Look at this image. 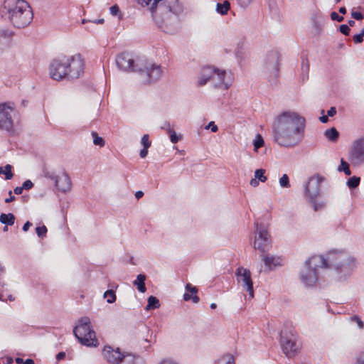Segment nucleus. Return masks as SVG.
I'll return each mask as SVG.
<instances>
[{
	"label": "nucleus",
	"instance_id": "1",
	"mask_svg": "<svg viewBox=\"0 0 364 364\" xmlns=\"http://www.w3.org/2000/svg\"><path fill=\"white\" fill-rule=\"evenodd\" d=\"M317 267L332 268V276L339 282L345 281L355 267L354 259L346 252L332 250L323 255L314 256L305 262V269L301 273V282L306 286H314L318 281Z\"/></svg>",
	"mask_w": 364,
	"mask_h": 364
},
{
	"label": "nucleus",
	"instance_id": "2",
	"mask_svg": "<svg viewBox=\"0 0 364 364\" xmlns=\"http://www.w3.org/2000/svg\"><path fill=\"white\" fill-rule=\"evenodd\" d=\"M305 119L296 112H284L274 124V139L280 146H294L301 141Z\"/></svg>",
	"mask_w": 364,
	"mask_h": 364
},
{
	"label": "nucleus",
	"instance_id": "3",
	"mask_svg": "<svg viewBox=\"0 0 364 364\" xmlns=\"http://www.w3.org/2000/svg\"><path fill=\"white\" fill-rule=\"evenodd\" d=\"M142 6L151 3L149 9L152 18L164 32L173 33L176 30L177 16L183 11L178 0H137Z\"/></svg>",
	"mask_w": 364,
	"mask_h": 364
},
{
	"label": "nucleus",
	"instance_id": "4",
	"mask_svg": "<svg viewBox=\"0 0 364 364\" xmlns=\"http://www.w3.org/2000/svg\"><path fill=\"white\" fill-rule=\"evenodd\" d=\"M4 9L10 22L18 28L26 27L33 18L31 6L24 0H5Z\"/></svg>",
	"mask_w": 364,
	"mask_h": 364
},
{
	"label": "nucleus",
	"instance_id": "5",
	"mask_svg": "<svg viewBox=\"0 0 364 364\" xmlns=\"http://www.w3.org/2000/svg\"><path fill=\"white\" fill-rule=\"evenodd\" d=\"M136 70L143 83H151L159 80L162 76L161 65L142 60H137Z\"/></svg>",
	"mask_w": 364,
	"mask_h": 364
},
{
	"label": "nucleus",
	"instance_id": "6",
	"mask_svg": "<svg viewBox=\"0 0 364 364\" xmlns=\"http://www.w3.org/2000/svg\"><path fill=\"white\" fill-rule=\"evenodd\" d=\"M66 67L68 80L79 78L84 73V59L80 54L66 56Z\"/></svg>",
	"mask_w": 364,
	"mask_h": 364
},
{
	"label": "nucleus",
	"instance_id": "7",
	"mask_svg": "<svg viewBox=\"0 0 364 364\" xmlns=\"http://www.w3.org/2000/svg\"><path fill=\"white\" fill-rule=\"evenodd\" d=\"M257 235L255 237L254 247L262 253L268 251L272 247V240L270 235L262 224L255 223Z\"/></svg>",
	"mask_w": 364,
	"mask_h": 364
},
{
	"label": "nucleus",
	"instance_id": "8",
	"mask_svg": "<svg viewBox=\"0 0 364 364\" xmlns=\"http://www.w3.org/2000/svg\"><path fill=\"white\" fill-rule=\"evenodd\" d=\"M73 333L79 342L84 346L96 347L98 345L95 332L90 326H75L73 329Z\"/></svg>",
	"mask_w": 364,
	"mask_h": 364
},
{
	"label": "nucleus",
	"instance_id": "9",
	"mask_svg": "<svg viewBox=\"0 0 364 364\" xmlns=\"http://www.w3.org/2000/svg\"><path fill=\"white\" fill-rule=\"evenodd\" d=\"M66 56L53 59L49 66L50 77L55 80L67 79Z\"/></svg>",
	"mask_w": 364,
	"mask_h": 364
},
{
	"label": "nucleus",
	"instance_id": "10",
	"mask_svg": "<svg viewBox=\"0 0 364 364\" xmlns=\"http://www.w3.org/2000/svg\"><path fill=\"white\" fill-rule=\"evenodd\" d=\"M280 343L284 353L287 357L294 356L299 348V345L296 341L295 337L292 333L288 335L286 331H281Z\"/></svg>",
	"mask_w": 364,
	"mask_h": 364
},
{
	"label": "nucleus",
	"instance_id": "11",
	"mask_svg": "<svg viewBox=\"0 0 364 364\" xmlns=\"http://www.w3.org/2000/svg\"><path fill=\"white\" fill-rule=\"evenodd\" d=\"M45 176L54 182L55 187L60 191L66 193L71 189V180L65 171L61 175L57 174L54 171H45Z\"/></svg>",
	"mask_w": 364,
	"mask_h": 364
},
{
	"label": "nucleus",
	"instance_id": "12",
	"mask_svg": "<svg viewBox=\"0 0 364 364\" xmlns=\"http://www.w3.org/2000/svg\"><path fill=\"white\" fill-rule=\"evenodd\" d=\"M280 54L277 50L269 52L264 60V69L269 77H277L279 73Z\"/></svg>",
	"mask_w": 364,
	"mask_h": 364
},
{
	"label": "nucleus",
	"instance_id": "13",
	"mask_svg": "<svg viewBox=\"0 0 364 364\" xmlns=\"http://www.w3.org/2000/svg\"><path fill=\"white\" fill-rule=\"evenodd\" d=\"M235 275L237 282L246 289L250 297L253 298L254 289L250 271L243 267H238L235 272Z\"/></svg>",
	"mask_w": 364,
	"mask_h": 364
},
{
	"label": "nucleus",
	"instance_id": "14",
	"mask_svg": "<svg viewBox=\"0 0 364 364\" xmlns=\"http://www.w3.org/2000/svg\"><path fill=\"white\" fill-rule=\"evenodd\" d=\"M323 178L311 177L305 186V196L313 203L320 193V186Z\"/></svg>",
	"mask_w": 364,
	"mask_h": 364
},
{
	"label": "nucleus",
	"instance_id": "15",
	"mask_svg": "<svg viewBox=\"0 0 364 364\" xmlns=\"http://www.w3.org/2000/svg\"><path fill=\"white\" fill-rule=\"evenodd\" d=\"M14 109L6 103L0 104V129L10 132L13 129V119L11 112Z\"/></svg>",
	"mask_w": 364,
	"mask_h": 364
},
{
	"label": "nucleus",
	"instance_id": "16",
	"mask_svg": "<svg viewBox=\"0 0 364 364\" xmlns=\"http://www.w3.org/2000/svg\"><path fill=\"white\" fill-rule=\"evenodd\" d=\"M116 64L118 68L126 72H136V63L129 53L124 52L116 58Z\"/></svg>",
	"mask_w": 364,
	"mask_h": 364
},
{
	"label": "nucleus",
	"instance_id": "17",
	"mask_svg": "<svg viewBox=\"0 0 364 364\" xmlns=\"http://www.w3.org/2000/svg\"><path fill=\"white\" fill-rule=\"evenodd\" d=\"M349 160L354 165L364 162V138L356 141L349 153Z\"/></svg>",
	"mask_w": 364,
	"mask_h": 364
},
{
	"label": "nucleus",
	"instance_id": "18",
	"mask_svg": "<svg viewBox=\"0 0 364 364\" xmlns=\"http://www.w3.org/2000/svg\"><path fill=\"white\" fill-rule=\"evenodd\" d=\"M103 355L106 360L112 364H122L125 356H127V354L122 353L119 348L114 350L109 346H105Z\"/></svg>",
	"mask_w": 364,
	"mask_h": 364
},
{
	"label": "nucleus",
	"instance_id": "19",
	"mask_svg": "<svg viewBox=\"0 0 364 364\" xmlns=\"http://www.w3.org/2000/svg\"><path fill=\"white\" fill-rule=\"evenodd\" d=\"M225 76V71L220 70L218 68H216V70L214 73L213 81H215L214 86L215 87H220L221 85H224V89L228 90L230 87V85L224 82Z\"/></svg>",
	"mask_w": 364,
	"mask_h": 364
},
{
	"label": "nucleus",
	"instance_id": "20",
	"mask_svg": "<svg viewBox=\"0 0 364 364\" xmlns=\"http://www.w3.org/2000/svg\"><path fill=\"white\" fill-rule=\"evenodd\" d=\"M262 260L265 264L266 267H269L270 270H272L273 268L276 267L277 266H280L282 262V259L279 257H274L273 255H270L269 254L267 255H262Z\"/></svg>",
	"mask_w": 364,
	"mask_h": 364
},
{
	"label": "nucleus",
	"instance_id": "21",
	"mask_svg": "<svg viewBox=\"0 0 364 364\" xmlns=\"http://www.w3.org/2000/svg\"><path fill=\"white\" fill-rule=\"evenodd\" d=\"M186 289L189 291L186 292L183 294V299L185 301L192 300L193 303L197 304L199 302V297L196 295L198 292V289L196 287H193L191 284H187L186 286Z\"/></svg>",
	"mask_w": 364,
	"mask_h": 364
},
{
	"label": "nucleus",
	"instance_id": "22",
	"mask_svg": "<svg viewBox=\"0 0 364 364\" xmlns=\"http://www.w3.org/2000/svg\"><path fill=\"white\" fill-rule=\"evenodd\" d=\"M146 275L140 274L137 276L136 279L133 282L134 286H136L137 289L144 293L146 291V288L145 286Z\"/></svg>",
	"mask_w": 364,
	"mask_h": 364
},
{
	"label": "nucleus",
	"instance_id": "23",
	"mask_svg": "<svg viewBox=\"0 0 364 364\" xmlns=\"http://www.w3.org/2000/svg\"><path fill=\"white\" fill-rule=\"evenodd\" d=\"M122 364H145V363L139 356L127 354Z\"/></svg>",
	"mask_w": 364,
	"mask_h": 364
},
{
	"label": "nucleus",
	"instance_id": "24",
	"mask_svg": "<svg viewBox=\"0 0 364 364\" xmlns=\"http://www.w3.org/2000/svg\"><path fill=\"white\" fill-rule=\"evenodd\" d=\"M15 221V216L12 213H1L0 215V222L2 224L6 225H12L14 224Z\"/></svg>",
	"mask_w": 364,
	"mask_h": 364
},
{
	"label": "nucleus",
	"instance_id": "25",
	"mask_svg": "<svg viewBox=\"0 0 364 364\" xmlns=\"http://www.w3.org/2000/svg\"><path fill=\"white\" fill-rule=\"evenodd\" d=\"M138 331H139V336L141 337L146 342L149 343V340L148 339V335L150 333H151V334L152 333L150 328L147 326H146L144 324H141L139 326Z\"/></svg>",
	"mask_w": 364,
	"mask_h": 364
},
{
	"label": "nucleus",
	"instance_id": "26",
	"mask_svg": "<svg viewBox=\"0 0 364 364\" xmlns=\"http://www.w3.org/2000/svg\"><path fill=\"white\" fill-rule=\"evenodd\" d=\"M325 136L331 141H336L338 139L339 132L334 127L326 129L324 132Z\"/></svg>",
	"mask_w": 364,
	"mask_h": 364
},
{
	"label": "nucleus",
	"instance_id": "27",
	"mask_svg": "<svg viewBox=\"0 0 364 364\" xmlns=\"http://www.w3.org/2000/svg\"><path fill=\"white\" fill-rule=\"evenodd\" d=\"M230 8V3L228 1H225L223 3H218L216 5V11L221 14L225 15Z\"/></svg>",
	"mask_w": 364,
	"mask_h": 364
},
{
	"label": "nucleus",
	"instance_id": "28",
	"mask_svg": "<svg viewBox=\"0 0 364 364\" xmlns=\"http://www.w3.org/2000/svg\"><path fill=\"white\" fill-rule=\"evenodd\" d=\"M160 306L159 300L154 296H150L148 298V304L145 308L146 310L156 309Z\"/></svg>",
	"mask_w": 364,
	"mask_h": 364
},
{
	"label": "nucleus",
	"instance_id": "29",
	"mask_svg": "<svg viewBox=\"0 0 364 364\" xmlns=\"http://www.w3.org/2000/svg\"><path fill=\"white\" fill-rule=\"evenodd\" d=\"M216 68H217L212 66L203 67L201 71V75H203V77H205L208 80H211L213 78V75L216 70Z\"/></svg>",
	"mask_w": 364,
	"mask_h": 364
},
{
	"label": "nucleus",
	"instance_id": "30",
	"mask_svg": "<svg viewBox=\"0 0 364 364\" xmlns=\"http://www.w3.org/2000/svg\"><path fill=\"white\" fill-rule=\"evenodd\" d=\"M215 364H235V360L232 355L226 354L217 360Z\"/></svg>",
	"mask_w": 364,
	"mask_h": 364
},
{
	"label": "nucleus",
	"instance_id": "31",
	"mask_svg": "<svg viewBox=\"0 0 364 364\" xmlns=\"http://www.w3.org/2000/svg\"><path fill=\"white\" fill-rule=\"evenodd\" d=\"M12 166L9 164L6 165L4 168L0 167V174L5 175L6 180H10L13 178L14 174L11 172Z\"/></svg>",
	"mask_w": 364,
	"mask_h": 364
},
{
	"label": "nucleus",
	"instance_id": "32",
	"mask_svg": "<svg viewBox=\"0 0 364 364\" xmlns=\"http://www.w3.org/2000/svg\"><path fill=\"white\" fill-rule=\"evenodd\" d=\"M360 181V178L354 176L353 177H350L347 181L346 184L349 188L353 189V188H357L359 186Z\"/></svg>",
	"mask_w": 364,
	"mask_h": 364
},
{
	"label": "nucleus",
	"instance_id": "33",
	"mask_svg": "<svg viewBox=\"0 0 364 364\" xmlns=\"http://www.w3.org/2000/svg\"><path fill=\"white\" fill-rule=\"evenodd\" d=\"M338 171H343L344 173L346 175V176H350L351 174V171L350 170V168H349V164L348 162H346L344 159H341V164L340 166L338 167Z\"/></svg>",
	"mask_w": 364,
	"mask_h": 364
},
{
	"label": "nucleus",
	"instance_id": "34",
	"mask_svg": "<svg viewBox=\"0 0 364 364\" xmlns=\"http://www.w3.org/2000/svg\"><path fill=\"white\" fill-rule=\"evenodd\" d=\"M104 297L107 299V302L112 304L116 301V294L114 291L110 289L104 293Z\"/></svg>",
	"mask_w": 364,
	"mask_h": 364
},
{
	"label": "nucleus",
	"instance_id": "35",
	"mask_svg": "<svg viewBox=\"0 0 364 364\" xmlns=\"http://www.w3.org/2000/svg\"><path fill=\"white\" fill-rule=\"evenodd\" d=\"M167 126L168 127V133L170 136L171 141L173 144L177 143L181 137L178 136L174 130L171 128L170 123H167Z\"/></svg>",
	"mask_w": 364,
	"mask_h": 364
},
{
	"label": "nucleus",
	"instance_id": "36",
	"mask_svg": "<svg viewBox=\"0 0 364 364\" xmlns=\"http://www.w3.org/2000/svg\"><path fill=\"white\" fill-rule=\"evenodd\" d=\"M265 170L262 168L257 169L255 171V177L261 182H265L267 177L264 176Z\"/></svg>",
	"mask_w": 364,
	"mask_h": 364
},
{
	"label": "nucleus",
	"instance_id": "37",
	"mask_svg": "<svg viewBox=\"0 0 364 364\" xmlns=\"http://www.w3.org/2000/svg\"><path fill=\"white\" fill-rule=\"evenodd\" d=\"M92 136L93 137V143L95 145H98L101 147L105 146V140L102 137L99 136L97 132H92Z\"/></svg>",
	"mask_w": 364,
	"mask_h": 364
},
{
	"label": "nucleus",
	"instance_id": "38",
	"mask_svg": "<svg viewBox=\"0 0 364 364\" xmlns=\"http://www.w3.org/2000/svg\"><path fill=\"white\" fill-rule=\"evenodd\" d=\"M279 185L282 188H289L290 187V183L289 177L287 174H284L279 179Z\"/></svg>",
	"mask_w": 364,
	"mask_h": 364
},
{
	"label": "nucleus",
	"instance_id": "39",
	"mask_svg": "<svg viewBox=\"0 0 364 364\" xmlns=\"http://www.w3.org/2000/svg\"><path fill=\"white\" fill-rule=\"evenodd\" d=\"M47 228L45 225H42L41 227H37L36 228V232L39 237H44L47 233Z\"/></svg>",
	"mask_w": 364,
	"mask_h": 364
},
{
	"label": "nucleus",
	"instance_id": "40",
	"mask_svg": "<svg viewBox=\"0 0 364 364\" xmlns=\"http://www.w3.org/2000/svg\"><path fill=\"white\" fill-rule=\"evenodd\" d=\"M255 149L257 150L264 145V140L261 135L258 134L256 139L254 140Z\"/></svg>",
	"mask_w": 364,
	"mask_h": 364
},
{
	"label": "nucleus",
	"instance_id": "41",
	"mask_svg": "<svg viewBox=\"0 0 364 364\" xmlns=\"http://www.w3.org/2000/svg\"><path fill=\"white\" fill-rule=\"evenodd\" d=\"M141 144L145 149H149L151 146V141H149V134H144L141 137Z\"/></svg>",
	"mask_w": 364,
	"mask_h": 364
},
{
	"label": "nucleus",
	"instance_id": "42",
	"mask_svg": "<svg viewBox=\"0 0 364 364\" xmlns=\"http://www.w3.org/2000/svg\"><path fill=\"white\" fill-rule=\"evenodd\" d=\"M309 70V60L306 58H302V62H301V70H302V73H308Z\"/></svg>",
	"mask_w": 364,
	"mask_h": 364
},
{
	"label": "nucleus",
	"instance_id": "43",
	"mask_svg": "<svg viewBox=\"0 0 364 364\" xmlns=\"http://www.w3.org/2000/svg\"><path fill=\"white\" fill-rule=\"evenodd\" d=\"M339 31L345 36H348L350 31V27L346 24H342L339 27Z\"/></svg>",
	"mask_w": 364,
	"mask_h": 364
},
{
	"label": "nucleus",
	"instance_id": "44",
	"mask_svg": "<svg viewBox=\"0 0 364 364\" xmlns=\"http://www.w3.org/2000/svg\"><path fill=\"white\" fill-rule=\"evenodd\" d=\"M90 318L88 317H82L80 319L78 326L87 327V326H90Z\"/></svg>",
	"mask_w": 364,
	"mask_h": 364
},
{
	"label": "nucleus",
	"instance_id": "45",
	"mask_svg": "<svg viewBox=\"0 0 364 364\" xmlns=\"http://www.w3.org/2000/svg\"><path fill=\"white\" fill-rule=\"evenodd\" d=\"M331 18L333 21H336L338 22H341L344 20V18L342 16H339L336 12L333 11L331 13Z\"/></svg>",
	"mask_w": 364,
	"mask_h": 364
},
{
	"label": "nucleus",
	"instance_id": "46",
	"mask_svg": "<svg viewBox=\"0 0 364 364\" xmlns=\"http://www.w3.org/2000/svg\"><path fill=\"white\" fill-rule=\"evenodd\" d=\"M24 190H29L33 188V183L31 180H26L22 185Z\"/></svg>",
	"mask_w": 364,
	"mask_h": 364
},
{
	"label": "nucleus",
	"instance_id": "47",
	"mask_svg": "<svg viewBox=\"0 0 364 364\" xmlns=\"http://www.w3.org/2000/svg\"><path fill=\"white\" fill-rule=\"evenodd\" d=\"M353 41L356 44L361 43L363 41V37L362 36V33H360L358 34H355L353 36Z\"/></svg>",
	"mask_w": 364,
	"mask_h": 364
},
{
	"label": "nucleus",
	"instance_id": "48",
	"mask_svg": "<svg viewBox=\"0 0 364 364\" xmlns=\"http://www.w3.org/2000/svg\"><path fill=\"white\" fill-rule=\"evenodd\" d=\"M238 4L242 8H247L252 2V0H237Z\"/></svg>",
	"mask_w": 364,
	"mask_h": 364
},
{
	"label": "nucleus",
	"instance_id": "49",
	"mask_svg": "<svg viewBox=\"0 0 364 364\" xmlns=\"http://www.w3.org/2000/svg\"><path fill=\"white\" fill-rule=\"evenodd\" d=\"M351 16L355 20H362L363 18V16L361 13L357 11H353L351 13Z\"/></svg>",
	"mask_w": 364,
	"mask_h": 364
},
{
	"label": "nucleus",
	"instance_id": "50",
	"mask_svg": "<svg viewBox=\"0 0 364 364\" xmlns=\"http://www.w3.org/2000/svg\"><path fill=\"white\" fill-rule=\"evenodd\" d=\"M119 13V9L117 5H114L110 7V14L113 16H117Z\"/></svg>",
	"mask_w": 364,
	"mask_h": 364
},
{
	"label": "nucleus",
	"instance_id": "51",
	"mask_svg": "<svg viewBox=\"0 0 364 364\" xmlns=\"http://www.w3.org/2000/svg\"><path fill=\"white\" fill-rule=\"evenodd\" d=\"M210 80H208L207 77H203V75L200 74V78H199V80H198V85L199 86H203L205 85L208 81H209Z\"/></svg>",
	"mask_w": 364,
	"mask_h": 364
},
{
	"label": "nucleus",
	"instance_id": "52",
	"mask_svg": "<svg viewBox=\"0 0 364 364\" xmlns=\"http://www.w3.org/2000/svg\"><path fill=\"white\" fill-rule=\"evenodd\" d=\"M352 320L355 321L358 323V325L360 328H363L364 324H363V321L360 319V318L358 316H354L353 317H352Z\"/></svg>",
	"mask_w": 364,
	"mask_h": 364
},
{
	"label": "nucleus",
	"instance_id": "53",
	"mask_svg": "<svg viewBox=\"0 0 364 364\" xmlns=\"http://www.w3.org/2000/svg\"><path fill=\"white\" fill-rule=\"evenodd\" d=\"M205 128H210L213 132H216L218 129V127L215 124L214 122H210Z\"/></svg>",
	"mask_w": 364,
	"mask_h": 364
},
{
	"label": "nucleus",
	"instance_id": "54",
	"mask_svg": "<svg viewBox=\"0 0 364 364\" xmlns=\"http://www.w3.org/2000/svg\"><path fill=\"white\" fill-rule=\"evenodd\" d=\"M8 194L9 196V198H7L5 199V203H9L14 201L16 199V197L14 196H13L12 191H9Z\"/></svg>",
	"mask_w": 364,
	"mask_h": 364
},
{
	"label": "nucleus",
	"instance_id": "55",
	"mask_svg": "<svg viewBox=\"0 0 364 364\" xmlns=\"http://www.w3.org/2000/svg\"><path fill=\"white\" fill-rule=\"evenodd\" d=\"M357 364H364V352L360 353L357 358Z\"/></svg>",
	"mask_w": 364,
	"mask_h": 364
},
{
	"label": "nucleus",
	"instance_id": "56",
	"mask_svg": "<svg viewBox=\"0 0 364 364\" xmlns=\"http://www.w3.org/2000/svg\"><path fill=\"white\" fill-rule=\"evenodd\" d=\"M336 114V109L334 107H332L330 108V109L328 110L327 114L329 117H333Z\"/></svg>",
	"mask_w": 364,
	"mask_h": 364
},
{
	"label": "nucleus",
	"instance_id": "57",
	"mask_svg": "<svg viewBox=\"0 0 364 364\" xmlns=\"http://www.w3.org/2000/svg\"><path fill=\"white\" fill-rule=\"evenodd\" d=\"M258 179H257L255 177L254 178H252L250 181V184L253 187H257L259 185Z\"/></svg>",
	"mask_w": 364,
	"mask_h": 364
},
{
	"label": "nucleus",
	"instance_id": "58",
	"mask_svg": "<svg viewBox=\"0 0 364 364\" xmlns=\"http://www.w3.org/2000/svg\"><path fill=\"white\" fill-rule=\"evenodd\" d=\"M148 154V149H145L143 147V149L140 151V157L141 158H145Z\"/></svg>",
	"mask_w": 364,
	"mask_h": 364
},
{
	"label": "nucleus",
	"instance_id": "59",
	"mask_svg": "<svg viewBox=\"0 0 364 364\" xmlns=\"http://www.w3.org/2000/svg\"><path fill=\"white\" fill-rule=\"evenodd\" d=\"M65 357V352H60L56 355V360H61Z\"/></svg>",
	"mask_w": 364,
	"mask_h": 364
},
{
	"label": "nucleus",
	"instance_id": "60",
	"mask_svg": "<svg viewBox=\"0 0 364 364\" xmlns=\"http://www.w3.org/2000/svg\"><path fill=\"white\" fill-rule=\"evenodd\" d=\"M23 190H24V189H23V186H21V187H16V188H14V193H15V194H16V195H20V194H21V193H22Z\"/></svg>",
	"mask_w": 364,
	"mask_h": 364
},
{
	"label": "nucleus",
	"instance_id": "61",
	"mask_svg": "<svg viewBox=\"0 0 364 364\" xmlns=\"http://www.w3.org/2000/svg\"><path fill=\"white\" fill-rule=\"evenodd\" d=\"M32 225V223L29 221H27L23 226V230L26 232L29 228Z\"/></svg>",
	"mask_w": 364,
	"mask_h": 364
},
{
	"label": "nucleus",
	"instance_id": "62",
	"mask_svg": "<svg viewBox=\"0 0 364 364\" xmlns=\"http://www.w3.org/2000/svg\"><path fill=\"white\" fill-rule=\"evenodd\" d=\"M143 196H144V193L141 191H136L135 193V197L137 199L142 198Z\"/></svg>",
	"mask_w": 364,
	"mask_h": 364
},
{
	"label": "nucleus",
	"instance_id": "63",
	"mask_svg": "<svg viewBox=\"0 0 364 364\" xmlns=\"http://www.w3.org/2000/svg\"><path fill=\"white\" fill-rule=\"evenodd\" d=\"M320 121L322 122V123H326L328 122V115L327 116H322L319 118Z\"/></svg>",
	"mask_w": 364,
	"mask_h": 364
},
{
	"label": "nucleus",
	"instance_id": "64",
	"mask_svg": "<svg viewBox=\"0 0 364 364\" xmlns=\"http://www.w3.org/2000/svg\"><path fill=\"white\" fill-rule=\"evenodd\" d=\"M159 364H177L170 360H164L161 361Z\"/></svg>",
	"mask_w": 364,
	"mask_h": 364
}]
</instances>
